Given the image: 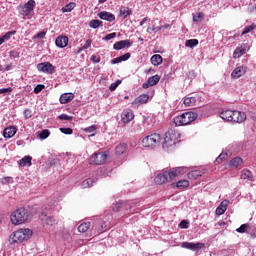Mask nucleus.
I'll return each instance as SVG.
<instances>
[{
	"instance_id": "5",
	"label": "nucleus",
	"mask_w": 256,
	"mask_h": 256,
	"mask_svg": "<svg viewBox=\"0 0 256 256\" xmlns=\"http://www.w3.org/2000/svg\"><path fill=\"white\" fill-rule=\"evenodd\" d=\"M29 219V210L25 208H19L15 210L11 216L10 221L13 225H21Z\"/></svg>"
},
{
	"instance_id": "16",
	"label": "nucleus",
	"mask_w": 256,
	"mask_h": 256,
	"mask_svg": "<svg viewBox=\"0 0 256 256\" xmlns=\"http://www.w3.org/2000/svg\"><path fill=\"white\" fill-rule=\"evenodd\" d=\"M133 42L131 40H121L114 44L115 51H121V49H125V47H131Z\"/></svg>"
},
{
	"instance_id": "20",
	"label": "nucleus",
	"mask_w": 256,
	"mask_h": 256,
	"mask_svg": "<svg viewBox=\"0 0 256 256\" xmlns=\"http://www.w3.org/2000/svg\"><path fill=\"white\" fill-rule=\"evenodd\" d=\"M121 118L123 123H129L130 121H133V119H135V115L131 110H124L121 114Z\"/></svg>"
},
{
	"instance_id": "63",
	"label": "nucleus",
	"mask_w": 256,
	"mask_h": 256,
	"mask_svg": "<svg viewBox=\"0 0 256 256\" xmlns=\"http://www.w3.org/2000/svg\"><path fill=\"white\" fill-rule=\"evenodd\" d=\"M153 30H154V33H159V31H163V27H161V26H158V27L153 26Z\"/></svg>"
},
{
	"instance_id": "62",
	"label": "nucleus",
	"mask_w": 256,
	"mask_h": 256,
	"mask_svg": "<svg viewBox=\"0 0 256 256\" xmlns=\"http://www.w3.org/2000/svg\"><path fill=\"white\" fill-rule=\"evenodd\" d=\"M91 61H93V63H100L101 58L97 57L96 55H93L91 56Z\"/></svg>"
},
{
	"instance_id": "15",
	"label": "nucleus",
	"mask_w": 256,
	"mask_h": 256,
	"mask_svg": "<svg viewBox=\"0 0 256 256\" xmlns=\"http://www.w3.org/2000/svg\"><path fill=\"white\" fill-rule=\"evenodd\" d=\"M161 80V77L159 75H154L148 78L147 82L143 84V89H149V87H153L154 85H157L159 81Z\"/></svg>"
},
{
	"instance_id": "37",
	"label": "nucleus",
	"mask_w": 256,
	"mask_h": 256,
	"mask_svg": "<svg viewBox=\"0 0 256 256\" xmlns=\"http://www.w3.org/2000/svg\"><path fill=\"white\" fill-rule=\"evenodd\" d=\"M243 163V160L240 157H236L230 161L231 167H239Z\"/></svg>"
},
{
	"instance_id": "54",
	"label": "nucleus",
	"mask_w": 256,
	"mask_h": 256,
	"mask_svg": "<svg viewBox=\"0 0 256 256\" xmlns=\"http://www.w3.org/2000/svg\"><path fill=\"white\" fill-rule=\"evenodd\" d=\"M189 177H194V179H197V177H201V172L200 171H194L188 174Z\"/></svg>"
},
{
	"instance_id": "45",
	"label": "nucleus",
	"mask_w": 256,
	"mask_h": 256,
	"mask_svg": "<svg viewBox=\"0 0 256 256\" xmlns=\"http://www.w3.org/2000/svg\"><path fill=\"white\" fill-rule=\"evenodd\" d=\"M60 131L64 135H73V129L71 128H60Z\"/></svg>"
},
{
	"instance_id": "22",
	"label": "nucleus",
	"mask_w": 256,
	"mask_h": 256,
	"mask_svg": "<svg viewBox=\"0 0 256 256\" xmlns=\"http://www.w3.org/2000/svg\"><path fill=\"white\" fill-rule=\"evenodd\" d=\"M73 97V93H64L60 96V103L65 105L66 103L73 101Z\"/></svg>"
},
{
	"instance_id": "13",
	"label": "nucleus",
	"mask_w": 256,
	"mask_h": 256,
	"mask_svg": "<svg viewBox=\"0 0 256 256\" xmlns=\"http://www.w3.org/2000/svg\"><path fill=\"white\" fill-rule=\"evenodd\" d=\"M181 247L184 249H189L190 251H197V249H203L205 247V244L203 243H192V242H183L181 244Z\"/></svg>"
},
{
	"instance_id": "24",
	"label": "nucleus",
	"mask_w": 256,
	"mask_h": 256,
	"mask_svg": "<svg viewBox=\"0 0 256 256\" xmlns=\"http://www.w3.org/2000/svg\"><path fill=\"white\" fill-rule=\"evenodd\" d=\"M151 63L155 67H158V65H161L163 63V57L159 54H155L151 57Z\"/></svg>"
},
{
	"instance_id": "7",
	"label": "nucleus",
	"mask_w": 256,
	"mask_h": 256,
	"mask_svg": "<svg viewBox=\"0 0 256 256\" xmlns=\"http://www.w3.org/2000/svg\"><path fill=\"white\" fill-rule=\"evenodd\" d=\"M35 0H29L24 5L19 6V13L24 19H31L33 11H35Z\"/></svg>"
},
{
	"instance_id": "23",
	"label": "nucleus",
	"mask_w": 256,
	"mask_h": 256,
	"mask_svg": "<svg viewBox=\"0 0 256 256\" xmlns=\"http://www.w3.org/2000/svg\"><path fill=\"white\" fill-rule=\"evenodd\" d=\"M245 53H247L245 47L240 46L234 50L233 57L234 59H239V57H242V55H245Z\"/></svg>"
},
{
	"instance_id": "58",
	"label": "nucleus",
	"mask_w": 256,
	"mask_h": 256,
	"mask_svg": "<svg viewBox=\"0 0 256 256\" xmlns=\"http://www.w3.org/2000/svg\"><path fill=\"white\" fill-rule=\"evenodd\" d=\"M251 177V171H246L241 175V179H249Z\"/></svg>"
},
{
	"instance_id": "10",
	"label": "nucleus",
	"mask_w": 256,
	"mask_h": 256,
	"mask_svg": "<svg viewBox=\"0 0 256 256\" xmlns=\"http://www.w3.org/2000/svg\"><path fill=\"white\" fill-rule=\"evenodd\" d=\"M107 161V153L98 152L94 153L90 158V165H103Z\"/></svg>"
},
{
	"instance_id": "26",
	"label": "nucleus",
	"mask_w": 256,
	"mask_h": 256,
	"mask_svg": "<svg viewBox=\"0 0 256 256\" xmlns=\"http://www.w3.org/2000/svg\"><path fill=\"white\" fill-rule=\"evenodd\" d=\"M32 157L31 156H25L24 158H22L21 160H20V162H19V165L21 166V167H27V165H28V167H31V161H32Z\"/></svg>"
},
{
	"instance_id": "8",
	"label": "nucleus",
	"mask_w": 256,
	"mask_h": 256,
	"mask_svg": "<svg viewBox=\"0 0 256 256\" xmlns=\"http://www.w3.org/2000/svg\"><path fill=\"white\" fill-rule=\"evenodd\" d=\"M158 143H161V135L157 133L150 134L142 140V145L144 147H156Z\"/></svg>"
},
{
	"instance_id": "57",
	"label": "nucleus",
	"mask_w": 256,
	"mask_h": 256,
	"mask_svg": "<svg viewBox=\"0 0 256 256\" xmlns=\"http://www.w3.org/2000/svg\"><path fill=\"white\" fill-rule=\"evenodd\" d=\"M11 91H13V88H11V87L2 88V89H0V94L11 93Z\"/></svg>"
},
{
	"instance_id": "32",
	"label": "nucleus",
	"mask_w": 256,
	"mask_h": 256,
	"mask_svg": "<svg viewBox=\"0 0 256 256\" xmlns=\"http://www.w3.org/2000/svg\"><path fill=\"white\" fill-rule=\"evenodd\" d=\"M103 25V22L101 20H91L89 22V27L92 29H99Z\"/></svg>"
},
{
	"instance_id": "60",
	"label": "nucleus",
	"mask_w": 256,
	"mask_h": 256,
	"mask_svg": "<svg viewBox=\"0 0 256 256\" xmlns=\"http://www.w3.org/2000/svg\"><path fill=\"white\" fill-rule=\"evenodd\" d=\"M117 63H122L120 56L111 60L112 65H117Z\"/></svg>"
},
{
	"instance_id": "19",
	"label": "nucleus",
	"mask_w": 256,
	"mask_h": 256,
	"mask_svg": "<svg viewBox=\"0 0 256 256\" xmlns=\"http://www.w3.org/2000/svg\"><path fill=\"white\" fill-rule=\"evenodd\" d=\"M147 101H149V95L142 94L135 98V100L132 102V105H134V107H139V105H143L147 103Z\"/></svg>"
},
{
	"instance_id": "4",
	"label": "nucleus",
	"mask_w": 256,
	"mask_h": 256,
	"mask_svg": "<svg viewBox=\"0 0 256 256\" xmlns=\"http://www.w3.org/2000/svg\"><path fill=\"white\" fill-rule=\"evenodd\" d=\"M197 117H199V114H197V112H185L180 116L174 117V123L177 127L189 125L190 123H193V121H195Z\"/></svg>"
},
{
	"instance_id": "36",
	"label": "nucleus",
	"mask_w": 256,
	"mask_h": 256,
	"mask_svg": "<svg viewBox=\"0 0 256 256\" xmlns=\"http://www.w3.org/2000/svg\"><path fill=\"white\" fill-rule=\"evenodd\" d=\"M133 12L131 11V9L124 7L122 9H120V15L121 17L127 18L129 17V15H131Z\"/></svg>"
},
{
	"instance_id": "28",
	"label": "nucleus",
	"mask_w": 256,
	"mask_h": 256,
	"mask_svg": "<svg viewBox=\"0 0 256 256\" xmlns=\"http://www.w3.org/2000/svg\"><path fill=\"white\" fill-rule=\"evenodd\" d=\"M89 227H91V222H83L78 226L79 233H87L89 231Z\"/></svg>"
},
{
	"instance_id": "51",
	"label": "nucleus",
	"mask_w": 256,
	"mask_h": 256,
	"mask_svg": "<svg viewBox=\"0 0 256 256\" xmlns=\"http://www.w3.org/2000/svg\"><path fill=\"white\" fill-rule=\"evenodd\" d=\"M43 89H45V85L43 84H38L35 88H34V93H41V91H43Z\"/></svg>"
},
{
	"instance_id": "29",
	"label": "nucleus",
	"mask_w": 256,
	"mask_h": 256,
	"mask_svg": "<svg viewBox=\"0 0 256 256\" xmlns=\"http://www.w3.org/2000/svg\"><path fill=\"white\" fill-rule=\"evenodd\" d=\"M95 178H87L81 183L82 189H87L88 187H91L93 183H95Z\"/></svg>"
},
{
	"instance_id": "25",
	"label": "nucleus",
	"mask_w": 256,
	"mask_h": 256,
	"mask_svg": "<svg viewBox=\"0 0 256 256\" xmlns=\"http://www.w3.org/2000/svg\"><path fill=\"white\" fill-rule=\"evenodd\" d=\"M233 115V110H223L220 113V117L221 119H223L224 121H231V117Z\"/></svg>"
},
{
	"instance_id": "9",
	"label": "nucleus",
	"mask_w": 256,
	"mask_h": 256,
	"mask_svg": "<svg viewBox=\"0 0 256 256\" xmlns=\"http://www.w3.org/2000/svg\"><path fill=\"white\" fill-rule=\"evenodd\" d=\"M112 210L116 213H119V211L123 210L126 211V213H133V211H135V209L131 207V203L124 201H119L116 204H113Z\"/></svg>"
},
{
	"instance_id": "35",
	"label": "nucleus",
	"mask_w": 256,
	"mask_h": 256,
	"mask_svg": "<svg viewBox=\"0 0 256 256\" xmlns=\"http://www.w3.org/2000/svg\"><path fill=\"white\" fill-rule=\"evenodd\" d=\"M188 186H189L188 180H179V181L176 183V187H177L178 189H187Z\"/></svg>"
},
{
	"instance_id": "14",
	"label": "nucleus",
	"mask_w": 256,
	"mask_h": 256,
	"mask_svg": "<svg viewBox=\"0 0 256 256\" xmlns=\"http://www.w3.org/2000/svg\"><path fill=\"white\" fill-rule=\"evenodd\" d=\"M247 73V66H238L236 67L232 73L231 77L232 79H239V77H243Z\"/></svg>"
},
{
	"instance_id": "3",
	"label": "nucleus",
	"mask_w": 256,
	"mask_h": 256,
	"mask_svg": "<svg viewBox=\"0 0 256 256\" xmlns=\"http://www.w3.org/2000/svg\"><path fill=\"white\" fill-rule=\"evenodd\" d=\"M181 139V134L177 132L175 129H169L164 138V142L162 144L163 149H173L177 142Z\"/></svg>"
},
{
	"instance_id": "48",
	"label": "nucleus",
	"mask_w": 256,
	"mask_h": 256,
	"mask_svg": "<svg viewBox=\"0 0 256 256\" xmlns=\"http://www.w3.org/2000/svg\"><path fill=\"white\" fill-rule=\"evenodd\" d=\"M249 226L247 224H242L238 229H236L237 233H245Z\"/></svg>"
},
{
	"instance_id": "2",
	"label": "nucleus",
	"mask_w": 256,
	"mask_h": 256,
	"mask_svg": "<svg viewBox=\"0 0 256 256\" xmlns=\"http://www.w3.org/2000/svg\"><path fill=\"white\" fill-rule=\"evenodd\" d=\"M33 237V230L29 228L19 229L13 232L9 237L10 245H15V243H23V241H29Z\"/></svg>"
},
{
	"instance_id": "53",
	"label": "nucleus",
	"mask_w": 256,
	"mask_h": 256,
	"mask_svg": "<svg viewBox=\"0 0 256 256\" xmlns=\"http://www.w3.org/2000/svg\"><path fill=\"white\" fill-rule=\"evenodd\" d=\"M45 35H47V33L45 31H41L34 36V39H45Z\"/></svg>"
},
{
	"instance_id": "41",
	"label": "nucleus",
	"mask_w": 256,
	"mask_h": 256,
	"mask_svg": "<svg viewBox=\"0 0 256 256\" xmlns=\"http://www.w3.org/2000/svg\"><path fill=\"white\" fill-rule=\"evenodd\" d=\"M203 17H204L203 13L199 12V13L193 15V21L195 23H199V21H201L203 19Z\"/></svg>"
},
{
	"instance_id": "46",
	"label": "nucleus",
	"mask_w": 256,
	"mask_h": 256,
	"mask_svg": "<svg viewBox=\"0 0 256 256\" xmlns=\"http://www.w3.org/2000/svg\"><path fill=\"white\" fill-rule=\"evenodd\" d=\"M24 117L25 119H31L33 117V112L31 111V109L24 110Z\"/></svg>"
},
{
	"instance_id": "27",
	"label": "nucleus",
	"mask_w": 256,
	"mask_h": 256,
	"mask_svg": "<svg viewBox=\"0 0 256 256\" xmlns=\"http://www.w3.org/2000/svg\"><path fill=\"white\" fill-rule=\"evenodd\" d=\"M125 151H127V144L121 143L116 146V149H115L116 155H123Z\"/></svg>"
},
{
	"instance_id": "39",
	"label": "nucleus",
	"mask_w": 256,
	"mask_h": 256,
	"mask_svg": "<svg viewBox=\"0 0 256 256\" xmlns=\"http://www.w3.org/2000/svg\"><path fill=\"white\" fill-rule=\"evenodd\" d=\"M16 33L17 31L15 30L9 31L6 34H4L2 38H4L5 41H9V39H11V36L15 35Z\"/></svg>"
},
{
	"instance_id": "6",
	"label": "nucleus",
	"mask_w": 256,
	"mask_h": 256,
	"mask_svg": "<svg viewBox=\"0 0 256 256\" xmlns=\"http://www.w3.org/2000/svg\"><path fill=\"white\" fill-rule=\"evenodd\" d=\"M49 211H51V206L43 205L39 210V217L44 225H57V220L55 218L48 215Z\"/></svg>"
},
{
	"instance_id": "12",
	"label": "nucleus",
	"mask_w": 256,
	"mask_h": 256,
	"mask_svg": "<svg viewBox=\"0 0 256 256\" xmlns=\"http://www.w3.org/2000/svg\"><path fill=\"white\" fill-rule=\"evenodd\" d=\"M245 119H247V114H245V112L233 111L230 121H233L234 123H243Z\"/></svg>"
},
{
	"instance_id": "38",
	"label": "nucleus",
	"mask_w": 256,
	"mask_h": 256,
	"mask_svg": "<svg viewBox=\"0 0 256 256\" xmlns=\"http://www.w3.org/2000/svg\"><path fill=\"white\" fill-rule=\"evenodd\" d=\"M254 29H256V25L252 24L250 26H245L242 35H247V33H251V31H254Z\"/></svg>"
},
{
	"instance_id": "1",
	"label": "nucleus",
	"mask_w": 256,
	"mask_h": 256,
	"mask_svg": "<svg viewBox=\"0 0 256 256\" xmlns=\"http://www.w3.org/2000/svg\"><path fill=\"white\" fill-rule=\"evenodd\" d=\"M183 171V167L174 168L170 172L165 171L163 173L158 174L155 177L154 182L156 183V185H165V183L173 181L175 177L183 175Z\"/></svg>"
},
{
	"instance_id": "56",
	"label": "nucleus",
	"mask_w": 256,
	"mask_h": 256,
	"mask_svg": "<svg viewBox=\"0 0 256 256\" xmlns=\"http://www.w3.org/2000/svg\"><path fill=\"white\" fill-rule=\"evenodd\" d=\"M96 129H97V127H95V126H90V127L84 128V131H85L86 133H95Z\"/></svg>"
},
{
	"instance_id": "55",
	"label": "nucleus",
	"mask_w": 256,
	"mask_h": 256,
	"mask_svg": "<svg viewBox=\"0 0 256 256\" xmlns=\"http://www.w3.org/2000/svg\"><path fill=\"white\" fill-rule=\"evenodd\" d=\"M9 54L13 59H19V52H17V50H11Z\"/></svg>"
},
{
	"instance_id": "64",
	"label": "nucleus",
	"mask_w": 256,
	"mask_h": 256,
	"mask_svg": "<svg viewBox=\"0 0 256 256\" xmlns=\"http://www.w3.org/2000/svg\"><path fill=\"white\" fill-rule=\"evenodd\" d=\"M105 226H103V224L97 228V226H95V229H97V232L98 233H103V229H104Z\"/></svg>"
},
{
	"instance_id": "17",
	"label": "nucleus",
	"mask_w": 256,
	"mask_h": 256,
	"mask_svg": "<svg viewBox=\"0 0 256 256\" xmlns=\"http://www.w3.org/2000/svg\"><path fill=\"white\" fill-rule=\"evenodd\" d=\"M99 19H102L103 21H108V23H113L115 21V16L111 12L102 11L98 13Z\"/></svg>"
},
{
	"instance_id": "44",
	"label": "nucleus",
	"mask_w": 256,
	"mask_h": 256,
	"mask_svg": "<svg viewBox=\"0 0 256 256\" xmlns=\"http://www.w3.org/2000/svg\"><path fill=\"white\" fill-rule=\"evenodd\" d=\"M119 85H121V80H117V81L113 82V83L110 85L109 89H110L111 91H115V89H117V87H119Z\"/></svg>"
},
{
	"instance_id": "47",
	"label": "nucleus",
	"mask_w": 256,
	"mask_h": 256,
	"mask_svg": "<svg viewBox=\"0 0 256 256\" xmlns=\"http://www.w3.org/2000/svg\"><path fill=\"white\" fill-rule=\"evenodd\" d=\"M180 229H189V222L187 220H182L179 224Z\"/></svg>"
},
{
	"instance_id": "61",
	"label": "nucleus",
	"mask_w": 256,
	"mask_h": 256,
	"mask_svg": "<svg viewBox=\"0 0 256 256\" xmlns=\"http://www.w3.org/2000/svg\"><path fill=\"white\" fill-rule=\"evenodd\" d=\"M93 43V40L88 39L83 47V49H89L91 47V44Z\"/></svg>"
},
{
	"instance_id": "31",
	"label": "nucleus",
	"mask_w": 256,
	"mask_h": 256,
	"mask_svg": "<svg viewBox=\"0 0 256 256\" xmlns=\"http://www.w3.org/2000/svg\"><path fill=\"white\" fill-rule=\"evenodd\" d=\"M199 45V40L197 39H190L185 42L186 47H190V49H193V47H197Z\"/></svg>"
},
{
	"instance_id": "30",
	"label": "nucleus",
	"mask_w": 256,
	"mask_h": 256,
	"mask_svg": "<svg viewBox=\"0 0 256 256\" xmlns=\"http://www.w3.org/2000/svg\"><path fill=\"white\" fill-rule=\"evenodd\" d=\"M195 103H197V98H195V97L184 98V105H186L187 107H191V106L195 105Z\"/></svg>"
},
{
	"instance_id": "34",
	"label": "nucleus",
	"mask_w": 256,
	"mask_h": 256,
	"mask_svg": "<svg viewBox=\"0 0 256 256\" xmlns=\"http://www.w3.org/2000/svg\"><path fill=\"white\" fill-rule=\"evenodd\" d=\"M50 135H51V132L49 131V129H44L38 133L39 139H42V140L47 139V137H49Z\"/></svg>"
},
{
	"instance_id": "49",
	"label": "nucleus",
	"mask_w": 256,
	"mask_h": 256,
	"mask_svg": "<svg viewBox=\"0 0 256 256\" xmlns=\"http://www.w3.org/2000/svg\"><path fill=\"white\" fill-rule=\"evenodd\" d=\"M227 157V153H221L217 158H216V162L217 163H222L224 161V159H226Z\"/></svg>"
},
{
	"instance_id": "33",
	"label": "nucleus",
	"mask_w": 256,
	"mask_h": 256,
	"mask_svg": "<svg viewBox=\"0 0 256 256\" xmlns=\"http://www.w3.org/2000/svg\"><path fill=\"white\" fill-rule=\"evenodd\" d=\"M75 9V2H70L62 8L63 13H71Z\"/></svg>"
},
{
	"instance_id": "21",
	"label": "nucleus",
	"mask_w": 256,
	"mask_h": 256,
	"mask_svg": "<svg viewBox=\"0 0 256 256\" xmlns=\"http://www.w3.org/2000/svg\"><path fill=\"white\" fill-rule=\"evenodd\" d=\"M15 133H17V128H15L14 126H10L4 129L3 137L5 139H11V137H14Z\"/></svg>"
},
{
	"instance_id": "43",
	"label": "nucleus",
	"mask_w": 256,
	"mask_h": 256,
	"mask_svg": "<svg viewBox=\"0 0 256 256\" xmlns=\"http://www.w3.org/2000/svg\"><path fill=\"white\" fill-rule=\"evenodd\" d=\"M116 37H117V33L113 32V33L106 35L103 38V41H111V39H115Z\"/></svg>"
},
{
	"instance_id": "50",
	"label": "nucleus",
	"mask_w": 256,
	"mask_h": 256,
	"mask_svg": "<svg viewBox=\"0 0 256 256\" xmlns=\"http://www.w3.org/2000/svg\"><path fill=\"white\" fill-rule=\"evenodd\" d=\"M120 57V61H129V59H131V53H125L124 55L119 56Z\"/></svg>"
},
{
	"instance_id": "18",
	"label": "nucleus",
	"mask_w": 256,
	"mask_h": 256,
	"mask_svg": "<svg viewBox=\"0 0 256 256\" xmlns=\"http://www.w3.org/2000/svg\"><path fill=\"white\" fill-rule=\"evenodd\" d=\"M56 47H59L60 49H63L69 45V37L67 36H58L56 38Z\"/></svg>"
},
{
	"instance_id": "59",
	"label": "nucleus",
	"mask_w": 256,
	"mask_h": 256,
	"mask_svg": "<svg viewBox=\"0 0 256 256\" xmlns=\"http://www.w3.org/2000/svg\"><path fill=\"white\" fill-rule=\"evenodd\" d=\"M220 206H222L223 209H226V210H227V207L229 206V200H223V201L220 203Z\"/></svg>"
},
{
	"instance_id": "40",
	"label": "nucleus",
	"mask_w": 256,
	"mask_h": 256,
	"mask_svg": "<svg viewBox=\"0 0 256 256\" xmlns=\"http://www.w3.org/2000/svg\"><path fill=\"white\" fill-rule=\"evenodd\" d=\"M58 119H60V121H72L73 116H69L67 114H61L58 116Z\"/></svg>"
},
{
	"instance_id": "42",
	"label": "nucleus",
	"mask_w": 256,
	"mask_h": 256,
	"mask_svg": "<svg viewBox=\"0 0 256 256\" xmlns=\"http://www.w3.org/2000/svg\"><path fill=\"white\" fill-rule=\"evenodd\" d=\"M1 183H3V185L13 183V177H10V176L4 177L1 179Z\"/></svg>"
},
{
	"instance_id": "11",
	"label": "nucleus",
	"mask_w": 256,
	"mask_h": 256,
	"mask_svg": "<svg viewBox=\"0 0 256 256\" xmlns=\"http://www.w3.org/2000/svg\"><path fill=\"white\" fill-rule=\"evenodd\" d=\"M38 71L46 73L47 75H53L55 73V66L50 62H42L37 65Z\"/></svg>"
},
{
	"instance_id": "52",
	"label": "nucleus",
	"mask_w": 256,
	"mask_h": 256,
	"mask_svg": "<svg viewBox=\"0 0 256 256\" xmlns=\"http://www.w3.org/2000/svg\"><path fill=\"white\" fill-rule=\"evenodd\" d=\"M226 211V208H223L221 205H219L217 208H216V215H223Z\"/></svg>"
}]
</instances>
